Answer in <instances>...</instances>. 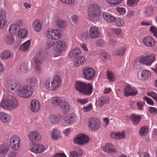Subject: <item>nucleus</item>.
Here are the masks:
<instances>
[{"mask_svg": "<svg viewBox=\"0 0 157 157\" xmlns=\"http://www.w3.org/2000/svg\"><path fill=\"white\" fill-rule=\"evenodd\" d=\"M27 82L33 87H36L38 85L37 80L35 77H31L28 79Z\"/></svg>", "mask_w": 157, "mask_h": 157, "instance_id": "e433bc0d", "label": "nucleus"}, {"mask_svg": "<svg viewBox=\"0 0 157 157\" xmlns=\"http://www.w3.org/2000/svg\"><path fill=\"white\" fill-rule=\"evenodd\" d=\"M10 145L12 148L16 150L19 149L20 146V139L18 136H13L10 139Z\"/></svg>", "mask_w": 157, "mask_h": 157, "instance_id": "f8f14e48", "label": "nucleus"}, {"mask_svg": "<svg viewBox=\"0 0 157 157\" xmlns=\"http://www.w3.org/2000/svg\"><path fill=\"white\" fill-rule=\"evenodd\" d=\"M81 51L78 48H75L72 51L71 53L70 54L71 57L72 58H77L78 56L81 54Z\"/></svg>", "mask_w": 157, "mask_h": 157, "instance_id": "c756f323", "label": "nucleus"}, {"mask_svg": "<svg viewBox=\"0 0 157 157\" xmlns=\"http://www.w3.org/2000/svg\"><path fill=\"white\" fill-rule=\"evenodd\" d=\"M109 99L107 97H102L99 98L97 102L96 105L98 107H102L104 104L109 102Z\"/></svg>", "mask_w": 157, "mask_h": 157, "instance_id": "cd10ccee", "label": "nucleus"}, {"mask_svg": "<svg viewBox=\"0 0 157 157\" xmlns=\"http://www.w3.org/2000/svg\"><path fill=\"white\" fill-rule=\"evenodd\" d=\"M33 89L31 86H27L25 87L21 86L17 93L19 96L23 98H27L32 95Z\"/></svg>", "mask_w": 157, "mask_h": 157, "instance_id": "39448f33", "label": "nucleus"}, {"mask_svg": "<svg viewBox=\"0 0 157 157\" xmlns=\"http://www.w3.org/2000/svg\"><path fill=\"white\" fill-rule=\"evenodd\" d=\"M61 106L63 110H69L70 109L69 104L67 102L65 101L63 102V104Z\"/></svg>", "mask_w": 157, "mask_h": 157, "instance_id": "603ef678", "label": "nucleus"}, {"mask_svg": "<svg viewBox=\"0 0 157 157\" xmlns=\"http://www.w3.org/2000/svg\"><path fill=\"white\" fill-rule=\"evenodd\" d=\"M150 72L147 70H144L141 72L139 71L138 73V78L144 81L146 80L150 75Z\"/></svg>", "mask_w": 157, "mask_h": 157, "instance_id": "aec40b11", "label": "nucleus"}, {"mask_svg": "<svg viewBox=\"0 0 157 157\" xmlns=\"http://www.w3.org/2000/svg\"><path fill=\"white\" fill-rule=\"evenodd\" d=\"M9 146L5 144H2L0 147V153L3 155L4 157L8 153Z\"/></svg>", "mask_w": 157, "mask_h": 157, "instance_id": "bb28decb", "label": "nucleus"}, {"mask_svg": "<svg viewBox=\"0 0 157 157\" xmlns=\"http://www.w3.org/2000/svg\"><path fill=\"white\" fill-rule=\"evenodd\" d=\"M139 1V0H127V4L129 6H134L137 4Z\"/></svg>", "mask_w": 157, "mask_h": 157, "instance_id": "a18cd8bd", "label": "nucleus"}, {"mask_svg": "<svg viewBox=\"0 0 157 157\" xmlns=\"http://www.w3.org/2000/svg\"><path fill=\"white\" fill-rule=\"evenodd\" d=\"M54 43L53 41L48 40L46 42L45 48L46 49H49L54 45Z\"/></svg>", "mask_w": 157, "mask_h": 157, "instance_id": "6e6d98bb", "label": "nucleus"}, {"mask_svg": "<svg viewBox=\"0 0 157 157\" xmlns=\"http://www.w3.org/2000/svg\"><path fill=\"white\" fill-rule=\"evenodd\" d=\"M72 21L75 24H77L78 22L79 19L78 17L75 15L71 16Z\"/></svg>", "mask_w": 157, "mask_h": 157, "instance_id": "052dcab7", "label": "nucleus"}, {"mask_svg": "<svg viewBox=\"0 0 157 157\" xmlns=\"http://www.w3.org/2000/svg\"><path fill=\"white\" fill-rule=\"evenodd\" d=\"M104 44V42L103 40L99 39L97 41L96 44L97 46L101 47L103 46Z\"/></svg>", "mask_w": 157, "mask_h": 157, "instance_id": "774afa93", "label": "nucleus"}, {"mask_svg": "<svg viewBox=\"0 0 157 157\" xmlns=\"http://www.w3.org/2000/svg\"><path fill=\"white\" fill-rule=\"evenodd\" d=\"M116 25L118 27H121L124 24V20L120 18H116Z\"/></svg>", "mask_w": 157, "mask_h": 157, "instance_id": "49530a36", "label": "nucleus"}, {"mask_svg": "<svg viewBox=\"0 0 157 157\" xmlns=\"http://www.w3.org/2000/svg\"><path fill=\"white\" fill-rule=\"evenodd\" d=\"M107 74L109 80L111 82H114L115 79L113 74L109 71H107Z\"/></svg>", "mask_w": 157, "mask_h": 157, "instance_id": "8fccbe9b", "label": "nucleus"}, {"mask_svg": "<svg viewBox=\"0 0 157 157\" xmlns=\"http://www.w3.org/2000/svg\"><path fill=\"white\" fill-rule=\"evenodd\" d=\"M7 20L5 19L0 18V29L3 28L6 25Z\"/></svg>", "mask_w": 157, "mask_h": 157, "instance_id": "de8ad7c7", "label": "nucleus"}, {"mask_svg": "<svg viewBox=\"0 0 157 157\" xmlns=\"http://www.w3.org/2000/svg\"><path fill=\"white\" fill-rule=\"evenodd\" d=\"M60 134L59 132L57 130L54 129L51 133V137L54 140H57L59 139Z\"/></svg>", "mask_w": 157, "mask_h": 157, "instance_id": "ea45409f", "label": "nucleus"}, {"mask_svg": "<svg viewBox=\"0 0 157 157\" xmlns=\"http://www.w3.org/2000/svg\"><path fill=\"white\" fill-rule=\"evenodd\" d=\"M117 43V41L115 39H110L109 41V44L112 46H114Z\"/></svg>", "mask_w": 157, "mask_h": 157, "instance_id": "bf43d9fd", "label": "nucleus"}, {"mask_svg": "<svg viewBox=\"0 0 157 157\" xmlns=\"http://www.w3.org/2000/svg\"><path fill=\"white\" fill-rule=\"evenodd\" d=\"M124 133L125 132L124 131L118 132L116 133L112 132L111 133L110 136L111 138L115 139H123L125 137Z\"/></svg>", "mask_w": 157, "mask_h": 157, "instance_id": "393cba45", "label": "nucleus"}, {"mask_svg": "<svg viewBox=\"0 0 157 157\" xmlns=\"http://www.w3.org/2000/svg\"><path fill=\"white\" fill-rule=\"evenodd\" d=\"M144 100H145L147 103L150 105H153L154 103L153 102V100L150 98L147 97H144L143 98Z\"/></svg>", "mask_w": 157, "mask_h": 157, "instance_id": "4d7b16f0", "label": "nucleus"}, {"mask_svg": "<svg viewBox=\"0 0 157 157\" xmlns=\"http://www.w3.org/2000/svg\"><path fill=\"white\" fill-rule=\"evenodd\" d=\"M52 30L51 29L50 30H48L45 33V35L46 37L48 38L52 39Z\"/></svg>", "mask_w": 157, "mask_h": 157, "instance_id": "13d9d810", "label": "nucleus"}, {"mask_svg": "<svg viewBox=\"0 0 157 157\" xmlns=\"http://www.w3.org/2000/svg\"><path fill=\"white\" fill-rule=\"evenodd\" d=\"M124 91V95L126 97H129L130 96H135L138 93L136 89L130 85H128L125 86Z\"/></svg>", "mask_w": 157, "mask_h": 157, "instance_id": "1a4fd4ad", "label": "nucleus"}, {"mask_svg": "<svg viewBox=\"0 0 157 157\" xmlns=\"http://www.w3.org/2000/svg\"><path fill=\"white\" fill-rule=\"evenodd\" d=\"M75 87L77 90L83 95H90L93 92V87L90 83L77 81L76 82Z\"/></svg>", "mask_w": 157, "mask_h": 157, "instance_id": "f03ea898", "label": "nucleus"}, {"mask_svg": "<svg viewBox=\"0 0 157 157\" xmlns=\"http://www.w3.org/2000/svg\"><path fill=\"white\" fill-rule=\"evenodd\" d=\"M82 37L85 40L88 39L90 36H89L88 32L87 31H85L83 32L82 34Z\"/></svg>", "mask_w": 157, "mask_h": 157, "instance_id": "e2e57ef3", "label": "nucleus"}, {"mask_svg": "<svg viewBox=\"0 0 157 157\" xmlns=\"http://www.w3.org/2000/svg\"><path fill=\"white\" fill-rule=\"evenodd\" d=\"M103 16L105 20L107 22L112 23L116 21V18L108 12H104Z\"/></svg>", "mask_w": 157, "mask_h": 157, "instance_id": "4be33fe9", "label": "nucleus"}, {"mask_svg": "<svg viewBox=\"0 0 157 157\" xmlns=\"http://www.w3.org/2000/svg\"><path fill=\"white\" fill-rule=\"evenodd\" d=\"M103 150L110 154L111 155L115 156L118 154V151L114 148L113 145L111 143H107L103 147Z\"/></svg>", "mask_w": 157, "mask_h": 157, "instance_id": "9b49d317", "label": "nucleus"}, {"mask_svg": "<svg viewBox=\"0 0 157 157\" xmlns=\"http://www.w3.org/2000/svg\"><path fill=\"white\" fill-rule=\"evenodd\" d=\"M143 64L144 61L141 56L137 57L134 61L133 66L136 69H140Z\"/></svg>", "mask_w": 157, "mask_h": 157, "instance_id": "412c9836", "label": "nucleus"}, {"mask_svg": "<svg viewBox=\"0 0 157 157\" xmlns=\"http://www.w3.org/2000/svg\"><path fill=\"white\" fill-rule=\"evenodd\" d=\"M20 70L22 72L26 73L29 71V68L27 65L23 64L21 66Z\"/></svg>", "mask_w": 157, "mask_h": 157, "instance_id": "864d4df0", "label": "nucleus"}, {"mask_svg": "<svg viewBox=\"0 0 157 157\" xmlns=\"http://www.w3.org/2000/svg\"><path fill=\"white\" fill-rule=\"evenodd\" d=\"M49 121L52 124H57L59 122V119L57 116L51 115L49 117Z\"/></svg>", "mask_w": 157, "mask_h": 157, "instance_id": "79ce46f5", "label": "nucleus"}, {"mask_svg": "<svg viewBox=\"0 0 157 157\" xmlns=\"http://www.w3.org/2000/svg\"><path fill=\"white\" fill-rule=\"evenodd\" d=\"M61 100L60 98L55 97L52 98L51 103L55 105H59L61 103Z\"/></svg>", "mask_w": 157, "mask_h": 157, "instance_id": "c03bdc74", "label": "nucleus"}, {"mask_svg": "<svg viewBox=\"0 0 157 157\" xmlns=\"http://www.w3.org/2000/svg\"><path fill=\"white\" fill-rule=\"evenodd\" d=\"M61 83L60 77L57 75H55L51 82H46V87L48 90H56L60 86Z\"/></svg>", "mask_w": 157, "mask_h": 157, "instance_id": "20e7f679", "label": "nucleus"}, {"mask_svg": "<svg viewBox=\"0 0 157 157\" xmlns=\"http://www.w3.org/2000/svg\"><path fill=\"white\" fill-rule=\"evenodd\" d=\"M45 147L42 145L34 144L33 146L29 147L30 151L36 153H40L43 152L45 150Z\"/></svg>", "mask_w": 157, "mask_h": 157, "instance_id": "dca6fc26", "label": "nucleus"}, {"mask_svg": "<svg viewBox=\"0 0 157 157\" xmlns=\"http://www.w3.org/2000/svg\"><path fill=\"white\" fill-rule=\"evenodd\" d=\"M90 36L92 39H95L99 37L100 33L98 28L94 26L91 27L89 30Z\"/></svg>", "mask_w": 157, "mask_h": 157, "instance_id": "f3484780", "label": "nucleus"}, {"mask_svg": "<svg viewBox=\"0 0 157 157\" xmlns=\"http://www.w3.org/2000/svg\"><path fill=\"white\" fill-rule=\"evenodd\" d=\"M117 10L121 14L123 15L125 13V9L124 8L117 7Z\"/></svg>", "mask_w": 157, "mask_h": 157, "instance_id": "338daca9", "label": "nucleus"}, {"mask_svg": "<svg viewBox=\"0 0 157 157\" xmlns=\"http://www.w3.org/2000/svg\"><path fill=\"white\" fill-rule=\"evenodd\" d=\"M150 31L152 33L154 36L157 38V29L154 26H151L150 28Z\"/></svg>", "mask_w": 157, "mask_h": 157, "instance_id": "5fc2aeb1", "label": "nucleus"}, {"mask_svg": "<svg viewBox=\"0 0 157 157\" xmlns=\"http://www.w3.org/2000/svg\"><path fill=\"white\" fill-rule=\"evenodd\" d=\"M149 110L150 113L152 114H157V109L156 108L151 107H149Z\"/></svg>", "mask_w": 157, "mask_h": 157, "instance_id": "69168bd1", "label": "nucleus"}, {"mask_svg": "<svg viewBox=\"0 0 157 157\" xmlns=\"http://www.w3.org/2000/svg\"><path fill=\"white\" fill-rule=\"evenodd\" d=\"M19 38H24L26 37L28 35V30L25 29H23L18 32L17 34Z\"/></svg>", "mask_w": 157, "mask_h": 157, "instance_id": "f704fd0d", "label": "nucleus"}, {"mask_svg": "<svg viewBox=\"0 0 157 157\" xmlns=\"http://www.w3.org/2000/svg\"><path fill=\"white\" fill-rule=\"evenodd\" d=\"M29 138L32 141L35 140H39L40 139V136L36 132H31L28 135Z\"/></svg>", "mask_w": 157, "mask_h": 157, "instance_id": "5701e85b", "label": "nucleus"}, {"mask_svg": "<svg viewBox=\"0 0 157 157\" xmlns=\"http://www.w3.org/2000/svg\"><path fill=\"white\" fill-rule=\"evenodd\" d=\"M66 21H65L59 20L57 22V24L60 28H63L66 25Z\"/></svg>", "mask_w": 157, "mask_h": 157, "instance_id": "09e8293b", "label": "nucleus"}, {"mask_svg": "<svg viewBox=\"0 0 157 157\" xmlns=\"http://www.w3.org/2000/svg\"><path fill=\"white\" fill-rule=\"evenodd\" d=\"M75 119V115L74 114H71L68 116H66L64 118L65 122L68 124H72Z\"/></svg>", "mask_w": 157, "mask_h": 157, "instance_id": "7c9ffc66", "label": "nucleus"}, {"mask_svg": "<svg viewBox=\"0 0 157 157\" xmlns=\"http://www.w3.org/2000/svg\"><path fill=\"white\" fill-rule=\"evenodd\" d=\"M6 86L8 90H11L13 92L17 93L21 86L20 84L17 82L8 81L6 83Z\"/></svg>", "mask_w": 157, "mask_h": 157, "instance_id": "0eeeda50", "label": "nucleus"}, {"mask_svg": "<svg viewBox=\"0 0 157 157\" xmlns=\"http://www.w3.org/2000/svg\"><path fill=\"white\" fill-rule=\"evenodd\" d=\"M154 10L152 8L149 7L145 9L144 12V14L147 17H149L151 16L153 13Z\"/></svg>", "mask_w": 157, "mask_h": 157, "instance_id": "37998d69", "label": "nucleus"}, {"mask_svg": "<svg viewBox=\"0 0 157 157\" xmlns=\"http://www.w3.org/2000/svg\"><path fill=\"white\" fill-rule=\"evenodd\" d=\"M126 50V48L125 47L119 49H117L113 52V54L114 55L118 56H122L124 54Z\"/></svg>", "mask_w": 157, "mask_h": 157, "instance_id": "473e14b6", "label": "nucleus"}, {"mask_svg": "<svg viewBox=\"0 0 157 157\" xmlns=\"http://www.w3.org/2000/svg\"><path fill=\"white\" fill-rule=\"evenodd\" d=\"M70 157H79L81 155L77 151H73L70 152Z\"/></svg>", "mask_w": 157, "mask_h": 157, "instance_id": "680f3d73", "label": "nucleus"}, {"mask_svg": "<svg viewBox=\"0 0 157 157\" xmlns=\"http://www.w3.org/2000/svg\"><path fill=\"white\" fill-rule=\"evenodd\" d=\"M12 56V54L9 50H5L2 53L1 57L2 59H7L10 58Z\"/></svg>", "mask_w": 157, "mask_h": 157, "instance_id": "c9c22d12", "label": "nucleus"}, {"mask_svg": "<svg viewBox=\"0 0 157 157\" xmlns=\"http://www.w3.org/2000/svg\"><path fill=\"white\" fill-rule=\"evenodd\" d=\"M141 56L143 58L144 64L147 66H150L155 60V55L153 54H149L144 56Z\"/></svg>", "mask_w": 157, "mask_h": 157, "instance_id": "2eb2a0df", "label": "nucleus"}, {"mask_svg": "<svg viewBox=\"0 0 157 157\" xmlns=\"http://www.w3.org/2000/svg\"><path fill=\"white\" fill-rule=\"evenodd\" d=\"M143 42L145 45L148 47H153L154 46L155 43L154 39L150 36L144 38L143 40Z\"/></svg>", "mask_w": 157, "mask_h": 157, "instance_id": "6ab92c4d", "label": "nucleus"}, {"mask_svg": "<svg viewBox=\"0 0 157 157\" xmlns=\"http://www.w3.org/2000/svg\"><path fill=\"white\" fill-rule=\"evenodd\" d=\"M40 103L38 100L33 99L32 101L30 108L33 112H37L40 110Z\"/></svg>", "mask_w": 157, "mask_h": 157, "instance_id": "a211bd4d", "label": "nucleus"}, {"mask_svg": "<svg viewBox=\"0 0 157 157\" xmlns=\"http://www.w3.org/2000/svg\"><path fill=\"white\" fill-rule=\"evenodd\" d=\"M58 29L55 30H52V39L54 40H57L60 37V34L59 32Z\"/></svg>", "mask_w": 157, "mask_h": 157, "instance_id": "4c0bfd02", "label": "nucleus"}, {"mask_svg": "<svg viewBox=\"0 0 157 157\" xmlns=\"http://www.w3.org/2000/svg\"><path fill=\"white\" fill-rule=\"evenodd\" d=\"M82 71L84 78L87 80H90L94 77L95 71L92 67H85L83 69Z\"/></svg>", "mask_w": 157, "mask_h": 157, "instance_id": "6e6552de", "label": "nucleus"}, {"mask_svg": "<svg viewBox=\"0 0 157 157\" xmlns=\"http://www.w3.org/2000/svg\"><path fill=\"white\" fill-rule=\"evenodd\" d=\"M33 27L36 31L40 32L42 29V26L40 20H36L34 21L33 23Z\"/></svg>", "mask_w": 157, "mask_h": 157, "instance_id": "2f4dec72", "label": "nucleus"}, {"mask_svg": "<svg viewBox=\"0 0 157 157\" xmlns=\"http://www.w3.org/2000/svg\"><path fill=\"white\" fill-rule=\"evenodd\" d=\"M19 105L17 100L15 97L9 95L7 98L2 100L0 103V106L5 109L9 108L14 109L17 108Z\"/></svg>", "mask_w": 157, "mask_h": 157, "instance_id": "f257e3e1", "label": "nucleus"}, {"mask_svg": "<svg viewBox=\"0 0 157 157\" xmlns=\"http://www.w3.org/2000/svg\"><path fill=\"white\" fill-rule=\"evenodd\" d=\"M89 140L88 136L82 133L78 135L74 140L75 143L80 145L86 144L89 143Z\"/></svg>", "mask_w": 157, "mask_h": 157, "instance_id": "423d86ee", "label": "nucleus"}, {"mask_svg": "<svg viewBox=\"0 0 157 157\" xmlns=\"http://www.w3.org/2000/svg\"><path fill=\"white\" fill-rule=\"evenodd\" d=\"M56 47L54 50L58 52V55H59L62 51H64L66 48V43L63 41L59 40L57 41L55 44Z\"/></svg>", "mask_w": 157, "mask_h": 157, "instance_id": "ddd939ff", "label": "nucleus"}, {"mask_svg": "<svg viewBox=\"0 0 157 157\" xmlns=\"http://www.w3.org/2000/svg\"><path fill=\"white\" fill-rule=\"evenodd\" d=\"M11 117L10 115L4 112L0 113V119L4 122H8L10 121Z\"/></svg>", "mask_w": 157, "mask_h": 157, "instance_id": "a878e982", "label": "nucleus"}, {"mask_svg": "<svg viewBox=\"0 0 157 157\" xmlns=\"http://www.w3.org/2000/svg\"><path fill=\"white\" fill-rule=\"evenodd\" d=\"M123 0H107V2L113 5H118L120 4Z\"/></svg>", "mask_w": 157, "mask_h": 157, "instance_id": "3c124183", "label": "nucleus"}, {"mask_svg": "<svg viewBox=\"0 0 157 157\" xmlns=\"http://www.w3.org/2000/svg\"><path fill=\"white\" fill-rule=\"evenodd\" d=\"M100 7L96 4L90 5L88 9V13L89 17L92 20H97L101 14Z\"/></svg>", "mask_w": 157, "mask_h": 157, "instance_id": "7ed1b4c3", "label": "nucleus"}, {"mask_svg": "<svg viewBox=\"0 0 157 157\" xmlns=\"http://www.w3.org/2000/svg\"><path fill=\"white\" fill-rule=\"evenodd\" d=\"M148 129V128L146 126L141 127L139 132L140 135L141 136H146L147 134Z\"/></svg>", "mask_w": 157, "mask_h": 157, "instance_id": "a19ab883", "label": "nucleus"}, {"mask_svg": "<svg viewBox=\"0 0 157 157\" xmlns=\"http://www.w3.org/2000/svg\"><path fill=\"white\" fill-rule=\"evenodd\" d=\"M4 40L6 44H11L14 42V38L12 34L10 33L6 36Z\"/></svg>", "mask_w": 157, "mask_h": 157, "instance_id": "c85d7f7f", "label": "nucleus"}, {"mask_svg": "<svg viewBox=\"0 0 157 157\" xmlns=\"http://www.w3.org/2000/svg\"><path fill=\"white\" fill-rule=\"evenodd\" d=\"M66 4H74L75 3V0H60Z\"/></svg>", "mask_w": 157, "mask_h": 157, "instance_id": "0e129e2a", "label": "nucleus"}, {"mask_svg": "<svg viewBox=\"0 0 157 157\" xmlns=\"http://www.w3.org/2000/svg\"><path fill=\"white\" fill-rule=\"evenodd\" d=\"M141 119L140 115L132 114L131 116V121L135 124H137L140 122Z\"/></svg>", "mask_w": 157, "mask_h": 157, "instance_id": "72a5a7b5", "label": "nucleus"}, {"mask_svg": "<svg viewBox=\"0 0 157 157\" xmlns=\"http://www.w3.org/2000/svg\"><path fill=\"white\" fill-rule=\"evenodd\" d=\"M20 29V26L18 24H14L11 25L10 27L9 32L13 35H16Z\"/></svg>", "mask_w": 157, "mask_h": 157, "instance_id": "b1692460", "label": "nucleus"}, {"mask_svg": "<svg viewBox=\"0 0 157 157\" xmlns=\"http://www.w3.org/2000/svg\"><path fill=\"white\" fill-rule=\"evenodd\" d=\"M89 123V127L91 128V130L96 131L100 127L99 120L95 117L90 118Z\"/></svg>", "mask_w": 157, "mask_h": 157, "instance_id": "4468645a", "label": "nucleus"}, {"mask_svg": "<svg viewBox=\"0 0 157 157\" xmlns=\"http://www.w3.org/2000/svg\"><path fill=\"white\" fill-rule=\"evenodd\" d=\"M31 41L30 40H28L24 43L20 47V50L22 51H27L30 44Z\"/></svg>", "mask_w": 157, "mask_h": 157, "instance_id": "58836bf2", "label": "nucleus"}, {"mask_svg": "<svg viewBox=\"0 0 157 157\" xmlns=\"http://www.w3.org/2000/svg\"><path fill=\"white\" fill-rule=\"evenodd\" d=\"M43 59V55L40 52H39L36 55L34 58L36 68L37 70L40 71L41 70L42 60Z\"/></svg>", "mask_w": 157, "mask_h": 157, "instance_id": "9d476101", "label": "nucleus"}]
</instances>
